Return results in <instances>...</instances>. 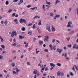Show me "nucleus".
I'll list each match as a JSON object with an SVG mask.
<instances>
[{
	"instance_id": "1",
	"label": "nucleus",
	"mask_w": 78,
	"mask_h": 78,
	"mask_svg": "<svg viewBox=\"0 0 78 78\" xmlns=\"http://www.w3.org/2000/svg\"><path fill=\"white\" fill-rule=\"evenodd\" d=\"M17 36V32L15 30H13L11 34V36L14 37V36Z\"/></svg>"
},
{
	"instance_id": "2",
	"label": "nucleus",
	"mask_w": 78,
	"mask_h": 78,
	"mask_svg": "<svg viewBox=\"0 0 78 78\" xmlns=\"http://www.w3.org/2000/svg\"><path fill=\"white\" fill-rule=\"evenodd\" d=\"M72 24V22L71 21H69L68 22V25H67V27H70V28H72L73 27V25L71 26V25Z\"/></svg>"
},
{
	"instance_id": "3",
	"label": "nucleus",
	"mask_w": 78,
	"mask_h": 78,
	"mask_svg": "<svg viewBox=\"0 0 78 78\" xmlns=\"http://www.w3.org/2000/svg\"><path fill=\"white\" fill-rule=\"evenodd\" d=\"M22 22L24 23H25V24L27 23V21H26V20L22 18H21L20 20V23H22Z\"/></svg>"
},
{
	"instance_id": "4",
	"label": "nucleus",
	"mask_w": 78,
	"mask_h": 78,
	"mask_svg": "<svg viewBox=\"0 0 78 78\" xmlns=\"http://www.w3.org/2000/svg\"><path fill=\"white\" fill-rule=\"evenodd\" d=\"M73 48L78 50V45L76 46V44H75L73 46Z\"/></svg>"
},
{
	"instance_id": "5",
	"label": "nucleus",
	"mask_w": 78,
	"mask_h": 78,
	"mask_svg": "<svg viewBox=\"0 0 78 78\" xmlns=\"http://www.w3.org/2000/svg\"><path fill=\"white\" fill-rule=\"evenodd\" d=\"M46 29L47 30H48L49 32H50V31H51V29H50V26H48L46 27Z\"/></svg>"
},
{
	"instance_id": "6",
	"label": "nucleus",
	"mask_w": 78,
	"mask_h": 78,
	"mask_svg": "<svg viewBox=\"0 0 78 78\" xmlns=\"http://www.w3.org/2000/svg\"><path fill=\"white\" fill-rule=\"evenodd\" d=\"M49 38V37L48 36H46L44 38V41H48V39Z\"/></svg>"
},
{
	"instance_id": "7",
	"label": "nucleus",
	"mask_w": 78,
	"mask_h": 78,
	"mask_svg": "<svg viewBox=\"0 0 78 78\" xmlns=\"http://www.w3.org/2000/svg\"><path fill=\"white\" fill-rule=\"evenodd\" d=\"M57 50L58 52H59V53H61V52H62V51H63V50H62V49H61L59 48H58L57 49Z\"/></svg>"
},
{
	"instance_id": "8",
	"label": "nucleus",
	"mask_w": 78,
	"mask_h": 78,
	"mask_svg": "<svg viewBox=\"0 0 78 78\" xmlns=\"http://www.w3.org/2000/svg\"><path fill=\"white\" fill-rule=\"evenodd\" d=\"M37 73V70L36 69H34L33 71V74L34 75H36Z\"/></svg>"
},
{
	"instance_id": "9",
	"label": "nucleus",
	"mask_w": 78,
	"mask_h": 78,
	"mask_svg": "<svg viewBox=\"0 0 78 78\" xmlns=\"http://www.w3.org/2000/svg\"><path fill=\"white\" fill-rule=\"evenodd\" d=\"M50 65L51 67H55V64L53 63H50Z\"/></svg>"
},
{
	"instance_id": "10",
	"label": "nucleus",
	"mask_w": 78,
	"mask_h": 78,
	"mask_svg": "<svg viewBox=\"0 0 78 78\" xmlns=\"http://www.w3.org/2000/svg\"><path fill=\"white\" fill-rule=\"evenodd\" d=\"M39 45H42V44H43V41H42L40 40L39 41Z\"/></svg>"
},
{
	"instance_id": "11",
	"label": "nucleus",
	"mask_w": 78,
	"mask_h": 78,
	"mask_svg": "<svg viewBox=\"0 0 78 78\" xmlns=\"http://www.w3.org/2000/svg\"><path fill=\"white\" fill-rule=\"evenodd\" d=\"M38 21L39 22L38 23V25H41L42 24V21H41V20H40Z\"/></svg>"
},
{
	"instance_id": "12",
	"label": "nucleus",
	"mask_w": 78,
	"mask_h": 78,
	"mask_svg": "<svg viewBox=\"0 0 78 78\" xmlns=\"http://www.w3.org/2000/svg\"><path fill=\"white\" fill-rule=\"evenodd\" d=\"M73 33H74V31L73 30H72V31H70V32H69V34H73Z\"/></svg>"
},
{
	"instance_id": "13",
	"label": "nucleus",
	"mask_w": 78,
	"mask_h": 78,
	"mask_svg": "<svg viewBox=\"0 0 78 78\" xmlns=\"http://www.w3.org/2000/svg\"><path fill=\"white\" fill-rule=\"evenodd\" d=\"M56 65L57 66H59V67H61V64L58 63L56 64Z\"/></svg>"
},
{
	"instance_id": "14",
	"label": "nucleus",
	"mask_w": 78,
	"mask_h": 78,
	"mask_svg": "<svg viewBox=\"0 0 78 78\" xmlns=\"http://www.w3.org/2000/svg\"><path fill=\"white\" fill-rule=\"evenodd\" d=\"M15 70L16 71V73H18L19 71V69H18V68H16L15 69Z\"/></svg>"
},
{
	"instance_id": "15",
	"label": "nucleus",
	"mask_w": 78,
	"mask_h": 78,
	"mask_svg": "<svg viewBox=\"0 0 78 78\" xmlns=\"http://www.w3.org/2000/svg\"><path fill=\"white\" fill-rule=\"evenodd\" d=\"M28 34H30V36H31L32 35V31L30 30L29 31L28 33Z\"/></svg>"
},
{
	"instance_id": "16",
	"label": "nucleus",
	"mask_w": 78,
	"mask_h": 78,
	"mask_svg": "<svg viewBox=\"0 0 78 78\" xmlns=\"http://www.w3.org/2000/svg\"><path fill=\"white\" fill-rule=\"evenodd\" d=\"M37 17H38V18H40V16H38L37 15L36 16H35L34 17V19H36Z\"/></svg>"
},
{
	"instance_id": "17",
	"label": "nucleus",
	"mask_w": 78,
	"mask_h": 78,
	"mask_svg": "<svg viewBox=\"0 0 78 78\" xmlns=\"http://www.w3.org/2000/svg\"><path fill=\"white\" fill-rule=\"evenodd\" d=\"M46 3L47 5H51V2H47V0H46Z\"/></svg>"
},
{
	"instance_id": "18",
	"label": "nucleus",
	"mask_w": 78,
	"mask_h": 78,
	"mask_svg": "<svg viewBox=\"0 0 78 78\" xmlns=\"http://www.w3.org/2000/svg\"><path fill=\"white\" fill-rule=\"evenodd\" d=\"M50 16L51 17H53V16H54V15L53 14V13L51 12L50 13Z\"/></svg>"
},
{
	"instance_id": "19",
	"label": "nucleus",
	"mask_w": 78,
	"mask_h": 78,
	"mask_svg": "<svg viewBox=\"0 0 78 78\" xmlns=\"http://www.w3.org/2000/svg\"><path fill=\"white\" fill-rule=\"evenodd\" d=\"M19 37H20V39H23V38H24V37L22 36L21 35H19Z\"/></svg>"
},
{
	"instance_id": "20",
	"label": "nucleus",
	"mask_w": 78,
	"mask_h": 78,
	"mask_svg": "<svg viewBox=\"0 0 78 78\" xmlns=\"http://www.w3.org/2000/svg\"><path fill=\"white\" fill-rule=\"evenodd\" d=\"M0 39L1 42H3L4 41L3 39V38H2V37H1V36H0Z\"/></svg>"
},
{
	"instance_id": "21",
	"label": "nucleus",
	"mask_w": 78,
	"mask_h": 78,
	"mask_svg": "<svg viewBox=\"0 0 78 78\" xmlns=\"http://www.w3.org/2000/svg\"><path fill=\"white\" fill-rule=\"evenodd\" d=\"M37 9V7H34L33 8H30V9H32V10H34V9Z\"/></svg>"
},
{
	"instance_id": "22",
	"label": "nucleus",
	"mask_w": 78,
	"mask_h": 78,
	"mask_svg": "<svg viewBox=\"0 0 78 78\" xmlns=\"http://www.w3.org/2000/svg\"><path fill=\"white\" fill-rule=\"evenodd\" d=\"M60 2V1H59L58 0H57L56 1L55 4V5H56L58 3H59Z\"/></svg>"
},
{
	"instance_id": "23",
	"label": "nucleus",
	"mask_w": 78,
	"mask_h": 78,
	"mask_svg": "<svg viewBox=\"0 0 78 78\" xmlns=\"http://www.w3.org/2000/svg\"><path fill=\"white\" fill-rule=\"evenodd\" d=\"M3 59V57L2 56V55H0V59L2 60Z\"/></svg>"
},
{
	"instance_id": "24",
	"label": "nucleus",
	"mask_w": 78,
	"mask_h": 78,
	"mask_svg": "<svg viewBox=\"0 0 78 78\" xmlns=\"http://www.w3.org/2000/svg\"><path fill=\"white\" fill-rule=\"evenodd\" d=\"M52 49H54V50H56V45H54L52 48Z\"/></svg>"
},
{
	"instance_id": "25",
	"label": "nucleus",
	"mask_w": 78,
	"mask_h": 78,
	"mask_svg": "<svg viewBox=\"0 0 78 78\" xmlns=\"http://www.w3.org/2000/svg\"><path fill=\"white\" fill-rule=\"evenodd\" d=\"M61 75V72L60 71H58L57 73V75L58 76H59Z\"/></svg>"
},
{
	"instance_id": "26",
	"label": "nucleus",
	"mask_w": 78,
	"mask_h": 78,
	"mask_svg": "<svg viewBox=\"0 0 78 78\" xmlns=\"http://www.w3.org/2000/svg\"><path fill=\"white\" fill-rule=\"evenodd\" d=\"M36 25V24H34L32 28H36V27L35 26Z\"/></svg>"
},
{
	"instance_id": "27",
	"label": "nucleus",
	"mask_w": 78,
	"mask_h": 78,
	"mask_svg": "<svg viewBox=\"0 0 78 78\" xmlns=\"http://www.w3.org/2000/svg\"><path fill=\"white\" fill-rule=\"evenodd\" d=\"M69 75H71V76H73V73L72 72H70L69 73Z\"/></svg>"
},
{
	"instance_id": "28",
	"label": "nucleus",
	"mask_w": 78,
	"mask_h": 78,
	"mask_svg": "<svg viewBox=\"0 0 78 78\" xmlns=\"http://www.w3.org/2000/svg\"><path fill=\"white\" fill-rule=\"evenodd\" d=\"M55 16H56V17H57V18H58L60 17V15H56Z\"/></svg>"
},
{
	"instance_id": "29",
	"label": "nucleus",
	"mask_w": 78,
	"mask_h": 78,
	"mask_svg": "<svg viewBox=\"0 0 78 78\" xmlns=\"http://www.w3.org/2000/svg\"><path fill=\"white\" fill-rule=\"evenodd\" d=\"M52 31H55V27H52Z\"/></svg>"
},
{
	"instance_id": "30",
	"label": "nucleus",
	"mask_w": 78,
	"mask_h": 78,
	"mask_svg": "<svg viewBox=\"0 0 78 78\" xmlns=\"http://www.w3.org/2000/svg\"><path fill=\"white\" fill-rule=\"evenodd\" d=\"M74 66L75 67L76 69V70H78V66H76V65H75Z\"/></svg>"
},
{
	"instance_id": "31",
	"label": "nucleus",
	"mask_w": 78,
	"mask_h": 78,
	"mask_svg": "<svg viewBox=\"0 0 78 78\" xmlns=\"http://www.w3.org/2000/svg\"><path fill=\"white\" fill-rule=\"evenodd\" d=\"M18 1H19V0H14L13 2H14V3H16V2H17Z\"/></svg>"
},
{
	"instance_id": "32",
	"label": "nucleus",
	"mask_w": 78,
	"mask_h": 78,
	"mask_svg": "<svg viewBox=\"0 0 78 78\" xmlns=\"http://www.w3.org/2000/svg\"><path fill=\"white\" fill-rule=\"evenodd\" d=\"M15 16H16V13H13L12 14V17H14Z\"/></svg>"
},
{
	"instance_id": "33",
	"label": "nucleus",
	"mask_w": 78,
	"mask_h": 78,
	"mask_svg": "<svg viewBox=\"0 0 78 78\" xmlns=\"http://www.w3.org/2000/svg\"><path fill=\"white\" fill-rule=\"evenodd\" d=\"M37 30L39 33H41V30H40V29H39V28H38L37 29Z\"/></svg>"
},
{
	"instance_id": "34",
	"label": "nucleus",
	"mask_w": 78,
	"mask_h": 78,
	"mask_svg": "<svg viewBox=\"0 0 78 78\" xmlns=\"http://www.w3.org/2000/svg\"><path fill=\"white\" fill-rule=\"evenodd\" d=\"M6 53V51H4L1 53V55H3V54H4V53Z\"/></svg>"
},
{
	"instance_id": "35",
	"label": "nucleus",
	"mask_w": 78,
	"mask_h": 78,
	"mask_svg": "<svg viewBox=\"0 0 78 78\" xmlns=\"http://www.w3.org/2000/svg\"><path fill=\"white\" fill-rule=\"evenodd\" d=\"M22 31H25V28L24 27H23L22 28Z\"/></svg>"
},
{
	"instance_id": "36",
	"label": "nucleus",
	"mask_w": 78,
	"mask_h": 78,
	"mask_svg": "<svg viewBox=\"0 0 78 78\" xmlns=\"http://www.w3.org/2000/svg\"><path fill=\"white\" fill-rule=\"evenodd\" d=\"M55 39H53L52 40V42L53 43H54V42H55Z\"/></svg>"
},
{
	"instance_id": "37",
	"label": "nucleus",
	"mask_w": 78,
	"mask_h": 78,
	"mask_svg": "<svg viewBox=\"0 0 78 78\" xmlns=\"http://www.w3.org/2000/svg\"><path fill=\"white\" fill-rule=\"evenodd\" d=\"M31 25H32V23H29L28 24V27H31Z\"/></svg>"
},
{
	"instance_id": "38",
	"label": "nucleus",
	"mask_w": 78,
	"mask_h": 78,
	"mask_svg": "<svg viewBox=\"0 0 78 78\" xmlns=\"http://www.w3.org/2000/svg\"><path fill=\"white\" fill-rule=\"evenodd\" d=\"M13 74H16V73H17V72L15 71H13Z\"/></svg>"
},
{
	"instance_id": "39",
	"label": "nucleus",
	"mask_w": 78,
	"mask_h": 78,
	"mask_svg": "<svg viewBox=\"0 0 78 78\" xmlns=\"http://www.w3.org/2000/svg\"><path fill=\"white\" fill-rule=\"evenodd\" d=\"M1 47L3 49H5V46L4 45H2Z\"/></svg>"
},
{
	"instance_id": "40",
	"label": "nucleus",
	"mask_w": 78,
	"mask_h": 78,
	"mask_svg": "<svg viewBox=\"0 0 78 78\" xmlns=\"http://www.w3.org/2000/svg\"><path fill=\"white\" fill-rule=\"evenodd\" d=\"M6 78H9V74H7L6 76Z\"/></svg>"
},
{
	"instance_id": "41",
	"label": "nucleus",
	"mask_w": 78,
	"mask_h": 78,
	"mask_svg": "<svg viewBox=\"0 0 78 78\" xmlns=\"http://www.w3.org/2000/svg\"><path fill=\"white\" fill-rule=\"evenodd\" d=\"M5 4L7 5H8V4H9V2H8V1H6L5 2Z\"/></svg>"
},
{
	"instance_id": "42",
	"label": "nucleus",
	"mask_w": 78,
	"mask_h": 78,
	"mask_svg": "<svg viewBox=\"0 0 78 78\" xmlns=\"http://www.w3.org/2000/svg\"><path fill=\"white\" fill-rule=\"evenodd\" d=\"M44 51L45 52H48V50L47 49H44Z\"/></svg>"
},
{
	"instance_id": "43",
	"label": "nucleus",
	"mask_w": 78,
	"mask_h": 78,
	"mask_svg": "<svg viewBox=\"0 0 78 78\" xmlns=\"http://www.w3.org/2000/svg\"><path fill=\"white\" fill-rule=\"evenodd\" d=\"M66 59L67 60H69V59H70V58L69 57H66Z\"/></svg>"
},
{
	"instance_id": "44",
	"label": "nucleus",
	"mask_w": 78,
	"mask_h": 78,
	"mask_svg": "<svg viewBox=\"0 0 78 78\" xmlns=\"http://www.w3.org/2000/svg\"><path fill=\"white\" fill-rule=\"evenodd\" d=\"M49 47H50V48H52V47H53V45H52V44H50L49 45Z\"/></svg>"
},
{
	"instance_id": "45",
	"label": "nucleus",
	"mask_w": 78,
	"mask_h": 78,
	"mask_svg": "<svg viewBox=\"0 0 78 78\" xmlns=\"http://www.w3.org/2000/svg\"><path fill=\"white\" fill-rule=\"evenodd\" d=\"M27 8H30V7H31V5H28L27 6Z\"/></svg>"
},
{
	"instance_id": "46",
	"label": "nucleus",
	"mask_w": 78,
	"mask_h": 78,
	"mask_svg": "<svg viewBox=\"0 0 78 78\" xmlns=\"http://www.w3.org/2000/svg\"><path fill=\"white\" fill-rule=\"evenodd\" d=\"M4 23L5 25H7V21H5L4 22Z\"/></svg>"
},
{
	"instance_id": "47",
	"label": "nucleus",
	"mask_w": 78,
	"mask_h": 78,
	"mask_svg": "<svg viewBox=\"0 0 78 78\" xmlns=\"http://www.w3.org/2000/svg\"><path fill=\"white\" fill-rule=\"evenodd\" d=\"M12 11V10L11 9H9V10L8 11L9 12H11Z\"/></svg>"
},
{
	"instance_id": "48",
	"label": "nucleus",
	"mask_w": 78,
	"mask_h": 78,
	"mask_svg": "<svg viewBox=\"0 0 78 78\" xmlns=\"http://www.w3.org/2000/svg\"><path fill=\"white\" fill-rule=\"evenodd\" d=\"M56 41L57 42H58L59 44H60V41H59V40H56Z\"/></svg>"
},
{
	"instance_id": "49",
	"label": "nucleus",
	"mask_w": 78,
	"mask_h": 78,
	"mask_svg": "<svg viewBox=\"0 0 78 78\" xmlns=\"http://www.w3.org/2000/svg\"><path fill=\"white\" fill-rule=\"evenodd\" d=\"M68 47H72V44H70V45H67Z\"/></svg>"
},
{
	"instance_id": "50",
	"label": "nucleus",
	"mask_w": 78,
	"mask_h": 78,
	"mask_svg": "<svg viewBox=\"0 0 78 78\" xmlns=\"http://www.w3.org/2000/svg\"><path fill=\"white\" fill-rule=\"evenodd\" d=\"M27 64L28 66H30V63L29 62H28L27 63Z\"/></svg>"
},
{
	"instance_id": "51",
	"label": "nucleus",
	"mask_w": 78,
	"mask_h": 78,
	"mask_svg": "<svg viewBox=\"0 0 78 78\" xmlns=\"http://www.w3.org/2000/svg\"><path fill=\"white\" fill-rule=\"evenodd\" d=\"M28 45V43H27V44H26V45H25V47H27Z\"/></svg>"
},
{
	"instance_id": "52",
	"label": "nucleus",
	"mask_w": 78,
	"mask_h": 78,
	"mask_svg": "<svg viewBox=\"0 0 78 78\" xmlns=\"http://www.w3.org/2000/svg\"><path fill=\"white\" fill-rule=\"evenodd\" d=\"M15 66V63H12V67H14Z\"/></svg>"
},
{
	"instance_id": "53",
	"label": "nucleus",
	"mask_w": 78,
	"mask_h": 78,
	"mask_svg": "<svg viewBox=\"0 0 78 78\" xmlns=\"http://www.w3.org/2000/svg\"><path fill=\"white\" fill-rule=\"evenodd\" d=\"M20 2L21 3H22V2H23V0H20Z\"/></svg>"
},
{
	"instance_id": "54",
	"label": "nucleus",
	"mask_w": 78,
	"mask_h": 78,
	"mask_svg": "<svg viewBox=\"0 0 78 78\" xmlns=\"http://www.w3.org/2000/svg\"><path fill=\"white\" fill-rule=\"evenodd\" d=\"M60 20H61V21H62V20H63V18H62V17H60Z\"/></svg>"
},
{
	"instance_id": "55",
	"label": "nucleus",
	"mask_w": 78,
	"mask_h": 78,
	"mask_svg": "<svg viewBox=\"0 0 78 78\" xmlns=\"http://www.w3.org/2000/svg\"><path fill=\"white\" fill-rule=\"evenodd\" d=\"M76 11H77V15L78 16V8H76Z\"/></svg>"
},
{
	"instance_id": "56",
	"label": "nucleus",
	"mask_w": 78,
	"mask_h": 78,
	"mask_svg": "<svg viewBox=\"0 0 78 78\" xmlns=\"http://www.w3.org/2000/svg\"><path fill=\"white\" fill-rule=\"evenodd\" d=\"M16 50L12 51V53H16Z\"/></svg>"
},
{
	"instance_id": "57",
	"label": "nucleus",
	"mask_w": 78,
	"mask_h": 78,
	"mask_svg": "<svg viewBox=\"0 0 78 78\" xmlns=\"http://www.w3.org/2000/svg\"><path fill=\"white\" fill-rule=\"evenodd\" d=\"M17 47L18 48H19V47H20V44H18L17 45Z\"/></svg>"
},
{
	"instance_id": "58",
	"label": "nucleus",
	"mask_w": 78,
	"mask_h": 78,
	"mask_svg": "<svg viewBox=\"0 0 78 78\" xmlns=\"http://www.w3.org/2000/svg\"><path fill=\"white\" fill-rule=\"evenodd\" d=\"M48 68H47V67H46L45 68V71H47V70H48Z\"/></svg>"
},
{
	"instance_id": "59",
	"label": "nucleus",
	"mask_w": 78,
	"mask_h": 78,
	"mask_svg": "<svg viewBox=\"0 0 78 78\" xmlns=\"http://www.w3.org/2000/svg\"><path fill=\"white\" fill-rule=\"evenodd\" d=\"M36 40V38H34V40H33L34 42Z\"/></svg>"
},
{
	"instance_id": "60",
	"label": "nucleus",
	"mask_w": 78,
	"mask_h": 78,
	"mask_svg": "<svg viewBox=\"0 0 78 78\" xmlns=\"http://www.w3.org/2000/svg\"><path fill=\"white\" fill-rule=\"evenodd\" d=\"M63 48L64 50H67V47L66 46L64 47Z\"/></svg>"
},
{
	"instance_id": "61",
	"label": "nucleus",
	"mask_w": 78,
	"mask_h": 78,
	"mask_svg": "<svg viewBox=\"0 0 78 78\" xmlns=\"http://www.w3.org/2000/svg\"><path fill=\"white\" fill-rule=\"evenodd\" d=\"M43 9H45V5H43Z\"/></svg>"
},
{
	"instance_id": "62",
	"label": "nucleus",
	"mask_w": 78,
	"mask_h": 78,
	"mask_svg": "<svg viewBox=\"0 0 78 78\" xmlns=\"http://www.w3.org/2000/svg\"><path fill=\"white\" fill-rule=\"evenodd\" d=\"M1 9L2 12H3V9L2 8H1Z\"/></svg>"
},
{
	"instance_id": "63",
	"label": "nucleus",
	"mask_w": 78,
	"mask_h": 78,
	"mask_svg": "<svg viewBox=\"0 0 78 78\" xmlns=\"http://www.w3.org/2000/svg\"><path fill=\"white\" fill-rule=\"evenodd\" d=\"M14 21L15 23L16 22H17V20L15 19V20H14Z\"/></svg>"
},
{
	"instance_id": "64",
	"label": "nucleus",
	"mask_w": 78,
	"mask_h": 78,
	"mask_svg": "<svg viewBox=\"0 0 78 78\" xmlns=\"http://www.w3.org/2000/svg\"><path fill=\"white\" fill-rule=\"evenodd\" d=\"M72 69L73 70H75V67H74V66H73Z\"/></svg>"
}]
</instances>
